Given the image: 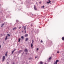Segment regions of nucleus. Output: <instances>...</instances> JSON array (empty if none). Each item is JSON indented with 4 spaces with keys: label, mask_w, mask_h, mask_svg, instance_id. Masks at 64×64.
<instances>
[{
    "label": "nucleus",
    "mask_w": 64,
    "mask_h": 64,
    "mask_svg": "<svg viewBox=\"0 0 64 64\" xmlns=\"http://www.w3.org/2000/svg\"><path fill=\"white\" fill-rule=\"evenodd\" d=\"M51 59V57H50L48 58V59L47 60L48 62H49L50 60Z\"/></svg>",
    "instance_id": "nucleus-1"
},
{
    "label": "nucleus",
    "mask_w": 64,
    "mask_h": 64,
    "mask_svg": "<svg viewBox=\"0 0 64 64\" xmlns=\"http://www.w3.org/2000/svg\"><path fill=\"white\" fill-rule=\"evenodd\" d=\"M21 52H22V50H20L18 52V53H19V54H20V53H21Z\"/></svg>",
    "instance_id": "nucleus-2"
},
{
    "label": "nucleus",
    "mask_w": 64,
    "mask_h": 64,
    "mask_svg": "<svg viewBox=\"0 0 64 64\" xmlns=\"http://www.w3.org/2000/svg\"><path fill=\"white\" fill-rule=\"evenodd\" d=\"M5 56H3L2 61H4V60H5Z\"/></svg>",
    "instance_id": "nucleus-3"
},
{
    "label": "nucleus",
    "mask_w": 64,
    "mask_h": 64,
    "mask_svg": "<svg viewBox=\"0 0 64 64\" xmlns=\"http://www.w3.org/2000/svg\"><path fill=\"white\" fill-rule=\"evenodd\" d=\"M59 60H56L55 62L56 64H57V62H59Z\"/></svg>",
    "instance_id": "nucleus-4"
},
{
    "label": "nucleus",
    "mask_w": 64,
    "mask_h": 64,
    "mask_svg": "<svg viewBox=\"0 0 64 64\" xmlns=\"http://www.w3.org/2000/svg\"><path fill=\"white\" fill-rule=\"evenodd\" d=\"M24 51H25L26 52H28V51L27 49H26L24 50Z\"/></svg>",
    "instance_id": "nucleus-5"
},
{
    "label": "nucleus",
    "mask_w": 64,
    "mask_h": 64,
    "mask_svg": "<svg viewBox=\"0 0 64 64\" xmlns=\"http://www.w3.org/2000/svg\"><path fill=\"white\" fill-rule=\"evenodd\" d=\"M50 2H51V1L49 0V1L48 2H47V3H48V4H49V3H50Z\"/></svg>",
    "instance_id": "nucleus-6"
},
{
    "label": "nucleus",
    "mask_w": 64,
    "mask_h": 64,
    "mask_svg": "<svg viewBox=\"0 0 64 64\" xmlns=\"http://www.w3.org/2000/svg\"><path fill=\"white\" fill-rule=\"evenodd\" d=\"M8 37V36H6V38H5V40H7V38Z\"/></svg>",
    "instance_id": "nucleus-7"
},
{
    "label": "nucleus",
    "mask_w": 64,
    "mask_h": 64,
    "mask_svg": "<svg viewBox=\"0 0 64 64\" xmlns=\"http://www.w3.org/2000/svg\"><path fill=\"white\" fill-rule=\"evenodd\" d=\"M16 28H17L16 27H15L13 28V30H14L16 29Z\"/></svg>",
    "instance_id": "nucleus-8"
},
{
    "label": "nucleus",
    "mask_w": 64,
    "mask_h": 64,
    "mask_svg": "<svg viewBox=\"0 0 64 64\" xmlns=\"http://www.w3.org/2000/svg\"><path fill=\"white\" fill-rule=\"evenodd\" d=\"M36 8V6H35L34 5V10H37V9H36V8Z\"/></svg>",
    "instance_id": "nucleus-9"
},
{
    "label": "nucleus",
    "mask_w": 64,
    "mask_h": 64,
    "mask_svg": "<svg viewBox=\"0 0 64 64\" xmlns=\"http://www.w3.org/2000/svg\"><path fill=\"white\" fill-rule=\"evenodd\" d=\"M4 24H5L4 23H3V24H2V26H1L2 27H3V26H4Z\"/></svg>",
    "instance_id": "nucleus-10"
},
{
    "label": "nucleus",
    "mask_w": 64,
    "mask_h": 64,
    "mask_svg": "<svg viewBox=\"0 0 64 64\" xmlns=\"http://www.w3.org/2000/svg\"><path fill=\"white\" fill-rule=\"evenodd\" d=\"M28 36V34H26L25 36V37H26Z\"/></svg>",
    "instance_id": "nucleus-11"
},
{
    "label": "nucleus",
    "mask_w": 64,
    "mask_h": 64,
    "mask_svg": "<svg viewBox=\"0 0 64 64\" xmlns=\"http://www.w3.org/2000/svg\"><path fill=\"white\" fill-rule=\"evenodd\" d=\"M20 40H21V38H19L18 39V42H19L20 41Z\"/></svg>",
    "instance_id": "nucleus-12"
},
{
    "label": "nucleus",
    "mask_w": 64,
    "mask_h": 64,
    "mask_svg": "<svg viewBox=\"0 0 64 64\" xmlns=\"http://www.w3.org/2000/svg\"><path fill=\"white\" fill-rule=\"evenodd\" d=\"M26 29V26H24V30H25Z\"/></svg>",
    "instance_id": "nucleus-13"
},
{
    "label": "nucleus",
    "mask_w": 64,
    "mask_h": 64,
    "mask_svg": "<svg viewBox=\"0 0 64 64\" xmlns=\"http://www.w3.org/2000/svg\"><path fill=\"white\" fill-rule=\"evenodd\" d=\"M21 38H22V39H24V36H21Z\"/></svg>",
    "instance_id": "nucleus-14"
},
{
    "label": "nucleus",
    "mask_w": 64,
    "mask_h": 64,
    "mask_svg": "<svg viewBox=\"0 0 64 64\" xmlns=\"http://www.w3.org/2000/svg\"><path fill=\"white\" fill-rule=\"evenodd\" d=\"M31 47L32 48V47H33V44H31Z\"/></svg>",
    "instance_id": "nucleus-15"
},
{
    "label": "nucleus",
    "mask_w": 64,
    "mask_h": 64,
    "mask_svg": "<svg viewBox=\"0 0 64 64\" xmlns=\"http://www.w3.org/2000/svg\"><path fill=\"white\" fill-rule=\"evenodd\" d=\"M26 41H28V38H26Z\"/></svg>",
    "instance_id": "nucleus-16"
},
{
    "label": "nucleus",
    "mask_w": 64,
    "mask_h": 64,
    "mask_svg": "<svg viewBox=\"0 0 64 64\" xmlns=\"http://www.w3.org/2000/svg\"><path fill=\"white\" fill-rule=\"evenodd\" d=\"M62 40H64V37H63L62 38Z\"/></svg>",
    "instance_id": "nucleus-17"
},
{
    "label": "nucleus",
    "mask_w": 64,
    "mask_h": 64,
    "mask_svg": "<svg viewBox=\"0 0 64 64\" xmlns=\"http://www.w3.org/2000/svg\"><path fill=\"white\" fill-rule=\"evenodd\" d=\"M43 8H44V6H42L41 7V8H43Z\"/></svg>",
    "instance_id": "nucleus-18"
},
{
    "label": "nucleus",
    "mask_w": 64,
    "mask_h": 64,
    "mask_svg": "<svg viewBox=\"0 0 64 64\" xmlns=\"http://www.w3.org/2000/svg\"><path fill=\"white\" fill-rule=\"evenodd\" d=\"M34 43V40H32V44H33Z\"/></svg>",
    "instance_id": "nucleus-19"
},
{
    "label": "nucleus",
    "mask_w": 64,
    "mask_h": 64,
    "mask_svg": "<svg viewBox=\"0 0 64 64\" xmlns=\"http://www.w3.org/2000/svg\"><path fill=\"white\" fill-rule=\"evenodd\" d=\"M14 51H13L12 52V54H13V53H14Z\"/></svg>",
    "instance_id": "nucleus-20"
},
{
    "label": "nucleus",
    "mask_w": 64,
    "mask_h": 64,
    "mask_svg": "<svg viewBox=\"0 0 64 64\" xmlns=\"http://www.w3.org/2000/svg\"><path fill=\"white\" fill-rule=\"evenodd\" d=\"M7 35H8V36H10V34H7Z\"/></svg>",
    "instance_id": "nucleus-21"
},
{
    "label": "nucleus",
    "mask_w": 64,
    "mask_h": 64,
    "mask_svg": "<svg viewBox=\"0 0 64 64\" xmlns=\"http://www.w3.org/2000/svg\"><path fill=\"white\" fill-rule=\"evenodd\" d=\"M40 64H43V62H40Z\"/></svg>",
    "instance_id": "nucleus-22"
},
{
    "label": "nucleus",
    "mask_w": 64,
    "mask_h": 64,
    "mask_svg": "<svg viewBox=\"0 0 64 64\" xmlns=\"http://www.w3.org/2000/svg\"><path fill=\"white\" fill-rule=\"evenodd\" d=\"M38 57V56H36V57H35V58H36Z\"/></svg>",
    "instance_id": "nucleus-23"
},
{
    "label": "nucleus",
    "mask_w": 64,
    "mask_h": 64,
    "mask_svg": "<svg viewBox=\"0 0 64 64\" xmlns=\"http://www.w3.org/2000/svg\"><path fill=\"white\" fill-rule=\"evenodd\" d=\"M16 50V49H14V50H13L14 52Z\"/></svg>",
    "instance_id": "nucleus-24"
},
{
    "label": "nucleus",
    "mask_w": 64,
    "mask_h": 64,
    "mask_svg": "<svg viewBox=\"0 0 64 64\" xmlns=\"http://www.w3.org/2000/svg\"><path fill=\"white\" fill-rule=\"evenodd\" d=\"M57 53H59V51H58L57 52Z\"/></svg>",
    "instance_id": "nucleus-25"
},
{
    "label": "nucleus",
    "mask_w": 64,
    "mask_h": 64,
    "mask_svg": "<svg viewBox=\"0 0 64 64\" xmlns=\"http://www.w3.org/2000/svg\"><path fill=\"white\" fill-rule=\"evenodd\" d=\"M38 50H39V48H38L37 49V51H38Z\"/></svg>",
    "instance_id": "nucleus-26"
},
{
    "label": "nucleus",
    "mask_w": 64,
    "mask_h": 64,
    "mask_svg": "<svg viewBox=\"0 0 64 64\" xmlns=\"http://www.w3.org/2000/svg\"><path fill=\"white\" fill-rule=\"evenodd\" d=\"M39 3L40 4H41V2H39Z\"/></svg>",
    "instance_id": "nucleus-27"
},
{
    "label": "nucleus",
    "mask_w": 64,
    "mask_h": 64,
    "mask_svg": "<svg viewBox=\"0 0 64 64\" xmlns=\"http://www.w3.org/2000/svg\"><path fill=\"white\" fill-rule=\"evenodd\" d=\"M40 42H41V43H42V42H43V41H42V40H41L40 41Z\"/></svg>",
    "instance_id": "nucleus-28"
},
{
    "label": "nucleus",
    "mask_w": 64,
    "mask_h": 64,
    "mask_svg": "<svg viewBox=\"0 0 64 64\" xmlns=\"http://www.w3.org/2000/svg\"><path fill=\"white\" fill-rule=\"evenodd\" d=\"M29 60H30V59H31V58H29L28 59Z\"/></svg>",
    "instance_id": "nucleus-29"
},
{
    "label": "nucleus",
    "mask_w": 64,
    "mask_h": 64,
    "mask_svg": "<svg viewBox=\"0 0 64 64\" xmlns=\"http://www.w3.org/2000/svg\"><path fill=\"white\" fill-rule=\"evenodd\" d=\"M16 22H18V20H17L16 21Z\"/></svg>",
    "instance_id": "nucleus-30"
},
{
    "label": "nucleus",
    "mask_w": 64,
    "mask_h": 64,
    "mask_svg": "<svg viewBox=\"0 0 64 64\" xmlns=\"http://www.w3.org/2000/svg\"><path fill=\"white\" fill-rule=\"evenodd\" d=\"M30 26H31V27H32V26H33V25L32 24H31Z\"/></svg>",
    "instance_id": "nucleus-31"
},
{
    "label": "nucleus",
    "mask_w": 64,
    "mask_h": 64,
    "mask_svg": "<svg viewBox=\"0 0 64 64\" xmlns=\"http://www.w3.org/2000/svg\"><path fill=\"white\" fill-rule=\"evenodd\" d=\"M0 35L2 36V34H0Z\"/></svg>",
    "instance_id": "nucleus-32"
},
{
    "label": "nucleus",
    "mask_w": 64,
    "mask_h": 64,
    "mask_svg": "<svg viewBox=\"0 0 64 64\" xmlns=\"http://www.w3.org/2000/svg\"><path fill=\"white\" fill-rule=\"evenodd\" d=\"M7 54H6L5 56H7Z\"/></svg>",
    "instance_id": "nucleus-33"
},
{
    "label": "nucleus",
    "mask_w": 64,
    "mask_h": 64,
    "mask_svg": "<svg viewBox=\"0 0 64 64\" xmlns=\"http://www.w3.org/2000/svg\"><path fill=\"white\" fill-rule=\"evenodd\" d=\"M27 54H28L27 53H26V55H27Z\"/></svg>",
    "instance_id": "nucleus-34"
},
{
    "label": "nucleus",
    "mask_w": 64,
    "mask_h": 64,
    "mask_svg": "<svg viewBox=\"0 0 64 64\" xmlns=\"http://www.w3.org/2000/svg\"><path fill=\"white\" fill-rule=\"evenodd\" d=\"M7 53H8L7 52H6V54H7Z\"/></svg>",
    "instance_id": "nucleus-35"
},
{
    "label": "nucleus",
    "mask_w": 64,
    "mask_h": 64,
    "mask_svg": "<svg viewBox=\"0 0 64 64\" xmlns=\"http://www.w3.org/2000/svg\"><path fill=\"white\" fill-rule=\"evenodd\" d=\"M23 54H24V53L22 54V55H23Z\"/></svg>",
    "instance_id": "nucleus-36"
},
{
    "label": "nucleus",
    "mask_w": 64,
    "mask_h": 64,
    "mask_svg": "<svg viewBox=\"0 0 64 64\" xmlns=\"http://www.w3.org/2000/svg\"><path fill=\"white\" fill-rule=\"evenodd\" d=\"M26 30H25V33H26Z\"/></svg>",
    "instance_id": "nucleus-37"
},
{
    "label": "nucleus",
    "mask_w": 64,
    "mask_h": 64,
    "mask_svg": "<svg viewBox=\"0 0 64 64\" xmlns=\"http://www.w3.org/2000/svg\"><path fill=\"white\" fill-rule=\"evenodd\" d=\"M20 28H21V27L20 26L19 28V29H20Z\"/></svg>",
    "instance_id": "nucleus-38"
},
{
    "label": "nucleus",
    "mask_w": 64,
    "mask_h": 64,
    "mask_svg": "<svg viewBox=\"0 0 64 64\" xmlns=\"http://www.w3.org/2000/svg\"><path fill=\"white\" fill-rule=\"evenodd\" d=\"M36 4H37H37H38V3H37V2H36Z\"/></svg>",
    "instance_id": "nucleus-39"
},
{
    "label": "nucleus",
    "mask_w": 64,
    "mask_h": 64,
    "mask_svg": "<svg viewBox=\"0 0 64 64\" xmlns=\"http://www.w3.org/2000/svg\"><path fill=\"white\" fill-rule=\"evenodd\" d=\"M7 64H9V62H7Z\"/></svg>",
    "instance_id": "nucleus-40"
},
{
    "label": "nucleus",
    "mask_w": 64,
    "mask_h": 64,
    "mask_svg": "<svg viewBox=\"0 0 64 64\" xmlns=\"http://www.w3.org/2000/svg\"><path fill=\"white\" fill-rule=\"evenodd\" d=\"M24 26H22V28H24Z\"/></svg>",
    "instance_id": "nucleus-41"
},
{
    "label": "nucleus",
    "mask_w": 64,
    "mask_h": 64,
    "mask_svg": "<svg viewBox=\"0 0 64 64\" xmlns=\"http://www.w3.org/2000/svg\"><path fill=\"white\" fill-rule=\"evenodd\" d=\"M46 64V62L45 64Z\"/></svg>",
    "instance_id": "nucleus-42"
},
{
    "label": "nucleus",
    "mask_w": 64,
    "mask_h": 64,
    "mask_svg": "<svg viewBox=\"0 0 64 64\" xmlns=\"http://www.w3.org/2000/svg\"><path fill=\"white\" fill-rule=\"evenodd\" d=\"M0 47H1V45L0 44Z\"/></svg>",
    "instance_id": "nucleus-43"
},
{
    "label": "nucleus",
    "mask_w": 64,
    "mask_h": 64,
    "mask_svg": "<svg viewBox=\"0 0 64 64\" xmlns=\"http://www.w3.org/2000/svg\"><path fill=\"white\" fill-rule=\"evenodd\" d=\"M22 32H23V31H22Z\"/></svg>",
    "instance_id": "nucleus-44"
},
{
    "label": "nucleus",
    "mask_w": 64,
    "mask_h": 64,
    "mask_svg": "<svg viewBox=\"0 0 64 64\" xmlns=\"http://www.w3.org/2000/svg\"><path fill=\"white\" fill-rule=\"evenodd\" d=\"M54 64H56L54 63Z\"/></svg>",
    "instance_id": "nucleus-45"
},
{
    "label": "nucleus",
    "mask_w": 64,
    "mask_h": 64,
    "mask_svg": "<svg viewBox=\"0 0 64 64\" xmlns=\"http://www.w3.org/2000/svg\"><path fill=\"white\" fill-rule=\"evenodd\" d=\"M0 5H1V4H0Z\"/></svg>",
    "instance_id": "nucleus-46"
},
{
    "label": "nucleus",
    "mask_w": 64,
    "mask_h": 64,
    "mask_svg": "<svg viewBox=\"0 0 64 64\" xmlns=\"http://www.w3.org/2000/svg\"><path fill=\"white\" fill-rule=\"evenodd\" d=\"M3 43H4V42H3Z\"/></svg>",
    "instance_id": "nucleus-47"
},
{
    "label": "nucleus",
    "mask_w": 64,
    "mask_h": 64,
    "mask_svg": "<svg viewBox=\"0 0 64 64\" xmlns=\"http://www.w3.org/2000/svg\"><path fill=\"white\" fill-rule=\"evenodd\" d=\"M13 64H14V63H13Z\"/></svg>",
    "instance_id": "nucleus-48"
}]
</instances>
